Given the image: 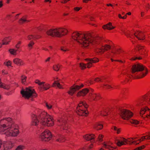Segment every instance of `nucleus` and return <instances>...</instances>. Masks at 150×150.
I'll return each instance as SVG.
<instances>
[{
    "label": "nucleus",
    "mask_w": 150,
    "mask_h": 150,
    "mask_svg": "<svg viewBox=\"0 0 150 150\" xmlns=\"http://www.w3.org/2000/svg\"><path fill=\"white\" fill-rule=\"evenodd\" d=\"M103 28L104 29H107L110 30L114 29L115 27L112 25L111 23H109L103 25Z\"/></svg>",
    "instance_id": "nucleus-25"
},
{
    "label": "nucleus",
    "mask_w": 150,
    "mask_h": 150,
    "mask_svg": "<svg viewBox=\"0 0 150 150\" xmlns=\"http://www.w3.org/2000/svg\"><path fill=\"white\" fill-rule=\"evenodd\" d=\"M88 105L85 102H81L77 107L76 112L79 115L86 116L88 111H86Z\"/></svg>",
    "instance_id": "nucleus-10"
},
{
    "label": "nucleus",
    "mask_w": 150,
    "mask_h": 150,
    "mask_svg": "<svg viewBox=\"0 0 150 150\" xmlns=\"http://www.w3.org/2000/svg\"><path fill=\"white\" fill-rule=\"evenodd\" d=\"M21 93L23 97L27 98L31 96L35 97L36 96L34 90L32 88H26L25 90L23 89Z\"/></svg>",
    "instance_id": "nucleus-14"
},
{
    "label": "nucleus",
    "mask_w": 150,
    "mask_h": 150,
    "mask_svg": "<svg viewBox=\"0 0 150 150\" xmlns=\"http://www.w3.org/2000/svg\"><path fill=\"white\" fill-rule=\"evenodd\" d=\"M146 7L147 8H148V9H149V4H148V6H147Z\"/></svg>",
    "instance_id": "nucleus-63"
},
{
    "label": "nucleus",
    "mask_w": 150,
    "mask_h": 150,
    "mask_svg": "<svg viewBox=\"0 0 150 150\" xmlns=\"http://www.w3.org/2000/svg\"><path fill=\"white\" fill-rule=\"evenodd\" d=\"M35 83L39 85L38 88L41 91L46 90L50 87V85L49 84H45L44 82H41L39 80L35 81Z\"/></svg>",
    "instance_id": "nucleus-17"
},
{
    "label": "nucleus",
    "mask_w": 150,
    "mask_h": 150,
    "mask_svg": "<svg viewBox=\"0 0 150 150\" xmlns=\"http://www.w3.org/2000/svg\"><path fill=\"white\" fill-rule=\"evenodd\" d=\"M120 112L121 117L124 120H129L131 123L134 125H137L139 123V122L137 120L130 119L132 116L133 114L130 111L123 109L120 110Z\"/></svg>",
    "instance_id": "nucleus-9"
},
{
    "label": "nucleus",
    "mask_w": 150,
    "mask_h": 150,
    "mask_svg": "<svg viewBox=\"0 0 150 150\" xmlns=\"http://www.w3.org/2000/svg\"><path fill=\"white\" fill-rule=\"evenodd\" d=\"M2 73L3 74H8V72L6 71H5L4 70H3L2 71Z\"/></svg>",
    "instance_id": "nucleus-45"
},
{
    "label": "nucleus",
    "mask_w": 150,
    "mask_h": 150,
    "mask_svg": "<svg viewBox=\"0 0 150 150\" xmlns=\"http://www.w3.org/2000/svg\"><path fill=\"white\" fill-rule=\"evenodd\" d=\"M23 149V146H19L16 148V150H22Z\"/></svg>",
    "instance_id": "nucleus-42"
},
{
    "label": "nucleus",
    "mask_w": 150,
    "mask_h": 150,
    "mask_svg": "<svg viewBox=\"0 0 150 150\" xmlns=\"http://www.w3.org/2000/svg\"><path fill=\"white\" fill-rule=\"evenodd\" d=\"M13 62L15 64L19 66L23 65L24 64L23 61L18 58H16L14 59Z\"/></svg>",
    "instance_id": "nucleus-19"
},
{
    "label": "nucleus",
    "mask_w": 150,
    "mask_h": 150,
    "mask_svg": "<svg viewBox=\"0 0 150 150\" xmlns=\"http://www.w3.org/2000/svg\"><path fill=\"white\" fill-rule=\"evenodd\" d=\"M20 13H19V14H17L16 16H15V18H16V19H18V17H17L19 16L20 15Z\"/></svg>",
    "instance_id": "nucleus-51"
},
{
    "label": "nucleus",
    "mask_w": 150,
    "mask_h": 150,
    "mask_svg": "<svg viewBox=\"0 0 150 150\" xmlns=\"http://www.w3.org/2000/svg\"><path fill=\"white\" fill-rule=\"evenodd\" d=\"M86 60L87 62V63L86 64L83 63L80 64V67L82 69L86 68V67L89 68L92 66V64L93 63H95L98 62L99 60L98 59L96 58H93L91 59H86Z\"/></svg>",
    "instance_id": "nucleus-15"
},
{
    "label": "nucleus",
    "mask_w": 150,
    "mask_h": 150,
    "mask_svg": "<svg viewBox=\"0 0 150 150\" xmlns=\"http://www.w3.org/2000/svg\"><path fill=\"white\" fill-rule=\"evenodd\" d=\"M107 5L108 6H113V5L111 4H107Z\"/></svg>",
    "instance_id": "nucleus-57"
},
{
    "label": "nucleus",
    "mask_w": 150,
    "mask_h": 150,
    "mask_svg": "<svg viewBox=\"0 0 150 150\" xmlns=\"http://www.w3.org/2000/svg\"><path fill=\"white\" fill-rule=\"evenodd\" d=\"M132 76H134L138 78H141L146 76L148 73L147 69L141 64L133 65L132 68Z\"/></svg>",
    "instance_id": "nucleus-5"
},
{
    "label": "nucleus",
    "mask_w": 150,
    "mask_h": 150,
    "mask_svg": "<svg viewBox=\"0 0 150 150\" xmlns=\"http://www.w3.org/2000/svg\"><path fill=\"white\" fill-rule=\"evenodd\" d=\"M103 137V136L102 135L100 134L99 135L98 137V141L100 142L102 141V138Z\"/></svg>",
    "instance_id": "nucleus-40"
},
{
    "label": "nucleus",
    "mask_w": 150,
    "mask_h": 150,
    "mask_svg": "<svg viewBox=\"0 0 150 150\" xmlns=\"http://www.w3.org/2000/svg\"><path fill=\"white\" fill-rule=\"evenodd\" d=\"M112 129H113L115 131H116L117 134H119L120 132V128H117L115 126H114L112 128Z\"/></svg>",
    "instance_id": "nucleus-36"
},
{
    "label": "nucleus",
    "mask_w": 150,
    "mask_h": 150,
    "mask_svg": "<svg viewBox=\"0 0 150 150\" xmlns=\"http://www.w3.org/2000/svg\"><path fill=\"white\" fill-rule=\"evenodd\" d=\"M61 66L59 64H55L53 66V69L56 71H58L59 70L60 67Z\"/></svg>",
    "instance_id": "nucleus-32"
},
{
    "label": "nucleus",
    "mask_w": 150,
    "mask_h": 150,
    "mask_svg": "<svg viewBox=\"0 0 150 150\" xmlns=\"http://www.w3.org/2000/svg\"><path fill=\"white\" fill-rule=\"evenodd\" d=\"M49 47L50 49H52V47L51 46H49Z\"/></svg>",
    "instance_id": "nucleus-64"
},
{
    "label": "nucleus",
    "mask_w": 150,
    "mask_h": 150,
    "mask_svg": "<svg viewBox=\"0 0 150 150\" xmlns=\"http://www.w3.org/2000/svg\"><path fill=\"white\" fill-rule=\"evenodd\" d=\"M56 139L57 141L59 142H63L64 141V137L61 136L60 134H57L56 136Z\"/></svg>",
    "instance_id": "nucleus-23"
},
{
    "label": "nucleus",
    "mask_w": 150,
    "mask_h": 150,
    "mask_svg": "<svg viewBox=\"0 0 150 150\" xmlns=\"http://www.w3.org/2000/svg\"><path fill=\"white\" fill-rule=\"evenodd\" d=\"M145 147V146L143 145V146H142L141 147H138V148L136 149H135V150H141L144 148Z\"/></svg>",
    "instance_id": "nucleus-44"
},
{
    "label": "nucleus",
    "mask_w": 150,
    "mask_h": 150,
    "mask_svg": "<svg viewBox=\"0 0 150 150\" xmlns=\"http://www.w3.org/2000/svg\"><path fill=\"white\" fill-rule=\"evenodd\" d=\"M118 17L120 18H122V17L120 14H119L118 15Z\"/></svg>",
    "instance_id": "nucleus-58"
},
{
    "label": "nucleus",
    "mask_w": 150,
    "mask_h": 150,
    "mask_svg": "<svg viewBox=\"0 0 150 150\" xmlns=\"http://www.w3.org/2000/svg\"><path fill=\"white\" fill-rule=\"evenodd\" d=\"M18 49H11L8 50L10 54L14 55H16L17 54V52Z\"/></svg>",
    "instance_id": "nucleus-29"
},
{
    "label": "nucleus",
    "mask_w": 150,
    "mask_h": 150,
    "mask_svg": "<svg viewBox=\"0 0 150 150\" xmlns=\"http://www.w3.org/2000/svg\"><path fill=\"white\" fill-rule=\"evenodd\" d=\"M83 84L81 85V86L74 85L71 87L70 91L68 92V93L69 95L72 96L76 91L83 87Z\"/></svg>",
    "instance_id": "nucleus-18"
},
{
    "label": "nucleus",
    "mask_w": 150,
    "mask_h": 150,
    "mask_svg": "<svg viewBox=\"0 0 150 150\" xmlns=\"http://www.w3.org/2000/svg\"><path fill=\"white\" fill-rule=\"evenodd\" d=\"M83 138L86 140H91V142H92L94 140L95 136L92 134H86L83 136Z\"/></svg>",
    "instance_id": "nucleus-20"
},
{
    "label": "nucleus",
    "mask_w": 150,
    "mask_h": 150,
    "mask_svg": "<svg viewBox=\"0 0 150 150\" xmlns=\"http://www.w3.org/2000/svg\"><path fill=\"white\" fill-rule=\"evenodd\" d=\"M91 0H83V1L84 3H87L88 1H90Z\"/></svg>",
    "instance_id": "nucleus-48"
},
{
    "label": "nucleus",
    "mask_w": 150,
    "mask_h": 150,
    "mask_svg": "<svg viewBox=\"0 0 150 150\" xmlns=\"http://www.w3.org/2000/svg\"><path fill=\"white\" fill-rule=\"evenodd\" d=\"M93 147V145L92 144H91V145L89 147V149H91V148H92V147Z\"/></svg>",
    "instance_id": "nucleus-60"
},
{
    "label": "nucleus",
    "mask_w": 150,
    "mask_h": 150,
    "mask_svg": "<svg viewBox=\"0 0 150 150\" xmlns=\"http://www.w3.org/2000/svg\"><path fill=\"white\" fill-rule=\"evenodd\" d=\"M43 29V28H38V30H40V31H41V30H42Z\"/></svg>",
    "instance_id": "nucleus-59"
},
{
    "label": "nucleus",
    "mask_w": 150,
    "mask_h": 150,
    "mask_svg": "<svg viewBox=\"0 0 150 150\" xmlns=\"http://www.w3.org/2000/svg\"><path fill=\"white\" fill-rule=\"evenodd\" d=\"M150 104V92L142 96L137 103V105L140 108V114L143 117H150V110L147 107H142L141 106Z\"/></svg>",
    "instance_id": "nucleus-4"
},
{
    "label": "nucleus",
    "mask_w": 150,
    "mask_h": 150,
    "mask_svg": "<svg viewBox=\"0 0 150 150\" xmlns=\"http://www.w3.org/2000/svg\"><path fill=\"white\" fill-rule=\"evenodd\" d=\"M71 37L73 40H76L83 47H86L91 44L98 45V52L101 54L111 48L109 45H102L101 38L99 37H93L90 33L76 31L72 34Z\"/></svg>",
    "instance_id": "nucleus-1"
},
{
    "label": "nucleus",
    "mask_w": 150,
    "mask_h": 150,
    "mask_svg": "<svg viewBox=\"0 0 150 150\" xmlns=\"http://www.w3.org/2000/svg\"><path fill=\"white\" fill-rule=\"evenodd\" d=\"M42 49L43 50H45V51H48V50L46 48L44 47H42Z\"/></svg>",
    "instance_id": "nucleus-50"
},
{
    "label": "nucleus",
    "mask_w": 150,
    "mask_h": 150,
    "mask_svg": "<svg viewBox=\"0 0 150 150\" xmlns=\"http://www.w3.org/2000/svg\"><path fill=\"white\" fill-rule=\"evenodd\" d=\"M137 59H141V58H137V57L136 58H132V60H135Z\"/></svg>",
    "instance_id": "nucleus-55"
},
{
    "label": "nucleus",
    "mask_w": 150,
    "mask_h": 150,
    "mask_svg": "<svg viewBox=\"0 0 150 150\" xmlns=\"http://www.w3.org/2000/svg\"><path fill=\"white\" fill-rule=\"evenodd\" d=\"M126 14H127L128 15H131V12H128V13H127Z\"/></svg>",
    "instance_id": "nucleus-61"
},
{
    "label": "nucleus",
    "mask_w": 150,
    "mask_h": 150,
    "mask_svg": "<svg viewBox=\"0 0 150 150\" xmlns=\"http://www.w3.org/2000/svg\"><path fill=\"white\" fill-rule=\"evenodd\" d=\"M11 40V38L10 37H6L3 40H2L3 43L1 44L0 43V45H6L8 44Z\"/></svg>",
    "instance_id": "nucleus-24"
},
{
    "label": "nucleus",
    "mask_w": 150,
    "mask_h": 150,
    "mask_svg": "<svg viewBox=\"0 0 150 150\" xmlns=\"http://www.w3.org/2000/svg\"><path fill=\"white\" fill-rule=\"evenodd\" d=\"M21 43V42L20 41H19L18 42L17 44L16 45L15 47L17 49H18L20 47V45Z\"/></svg>",
    "instance_id": "nucleus-41"
},
{
    "label": "nucleus",
    "mask_w": 150,
    "mask_h": 150,
    "mask_svg": "<svg viewBox=\"0 0 150 150\" xmlns=\"http://www.w3.org/2000/svg\"><path fill=\"white\" fill-rule=\"evenodd\" d=\"M67 115L64 116L61 119L58 120V125L61 130L62 129L67 133L70 132V129L67 121Z\"/></svg>",
    "instance_id": "nucleus-13"
},
{
    "label": "nucleus",
    "mask_w": 150,
    "mask_h": 150,
    "mask_svg": "<svg viewBox=\"0 0 150 150\" xmlns=\"http://www.w3.org/2000/svg\"><path fill=\"white\" fill-rule=\"evenodd\" d=\"M27 77L24 76H21V81L22 83L25 84Z\"/></svg>",
    "instance_id": "nucleus-34"
},
{
    "label": "nucleus",
    "mask_w": 150,
    "mask_h": 150,
    "mask_svg": "<svg viewBox=\"0 0 150 150\" xmlns=\"http://www.w3.org/2000/svg\"><path fill=\"white\" fill-rule=\"evenodd\" d=\"M125 90V89H122V92H121V93H122L123 94L124 93Z\"/></svg>",
    "instance_id": "nucleus-53"
},
{
    "label": "nucleus",
    "mask_w": 150,
    "mask_h": 150,
    "mask_svg": "<svg viewBox=\"0 0 150 150\" xmlns=\"http://www.w3.org/2000/svg\"><path fill=\"white\" fill-rule=\"evenodd\" d=\"M93 127L94 128L97 130H99L102 128L103 125L100 122H98L94 124Z\"/></svg>",
    "instance_id": "nucleus-26"
},
{
    "label": "nucleus",
    "mask_w": 150,
    "mask_h": 150,
    "mask_svg": "<svg viewBox=\"0 0 150 150\" xmlns=\"http://www.w3.org/2000/svg\"><path fill=\"white\" fill-rule=\"evenodd\" d=\"M29 22V20H27L25 17H23L19 20L18 23L20 24H22L25 22Z\"/></svg>",
    "instance_id": "nucleus-28"
},
{
    "label": "nucleus",
    "mask_w": 150,
    "mask_h": 150,
    "mask_svg": "<svg viewBox=\"0 0 150 150\" xmlns=\"http://www.w3.org/2000/svg\"><path fill=\"white\" fill-rule=\"evenodd\" d=\"M144 14V12H141V15L142 17H143Z\"/></svg>",
    "instance_id": "nucleus-56"
},
{
    "label": "nucleus",
    "mask_w": 150,
    "mask_h": 150,
    "mask_svg": "<svg viewBox=\"0 0 150 150\" xmlns=\"http://www.w3.org/2000/svg\"><path fill=\"white\" fill-rule=\"evenodd\" d=\"M57 86V87L60 89L62 88L61 85L58 82H57V81H55L54 83L52 84V86L54 87L56 86Z\"/></svg>",
    "instance_id": "nucleus-31"
},
{
    "label": "nucleus",
    "mask_w": 150,
    "mask_h": 150,
    "mask_svg": "<svg viewBox=\"0 0 150 150\" xmlns=\"http://www.w3.org/2000/svg\"><path fill=\"white\" fill-rule=\"evenodd\" d=\"M127 17V16L126 15H125L124 16L122 17V18L123 19H125Z\"/></svg>",
    "instance_id": "nucleus-52"
},
{
    "label": "nucleus",
    "mask_w": 150,
    "mask_h": 150,
    "mask_svg": "<svg viewBox=\"0 0 150 150\" xmlns=\"http://www.w3.org/2000/svg\"><path fill=\"white\" fill-rule=\"evenodd\" d=\"M138 49L139 51H140V53L141 52V50H142V52H144V49L143 48V46L138 45Z\"/></svg>",
    "instance_id": "nucleus-37"
},
{
    "label": "nucleus",
    "mask_w": 150,
    "mask_h": 150,
    "mask_svg": "<svg viewBox=\"0 0 150 150\" xmlns=\"http://www.w3.org/2000/svg\"><path fill=\"white\" fill-rule=\"evenodd\" d=\"M94 81L103 82L104 83L102 85L101 87L103 88L107 89L112 88V87L109 85L110 84V82L106 80L105 78L104 77H102L101 78H96L94 81L90 80L89 81V82L90 84H92Z\"/></svg>",
    "instance_id": "nucleus-11"
},
{
    "label": "nucleus",
    "mask_w": 150,
    "mask_h": 150,
    "mask_svg": "<svg viewBox=\"0 0 150 150\" xmlns=\"http://www.w3.org/2000/svg\"><path fill=\"white\" fill-rule=\"evenodd\" d=\"M3 6V4H2V1H0V8L1 7Z\"/></svg>",
    "instance_id": "nucleus-47"
},
{
    "label": "nucleus",
    "mask_w": 150,
    "mask_h": 150,
    "mask_svg": "<svg viewBox=\"0 0 150 150\" xmlns=\"http://www.w3.org/2000/svg\"><path fill=\"white\" fill-rule=\"evenodd\" d=\"M110 111L108 109L102 111L101 112V114L102 115L106 116L107 115H109L110 113Z\"/></svg>",
    "instance_id": "nucleus-30"
},
{
    "label": "nucleus",
    "mask_w": 150,
    "mask_h": 150,
    "mask_svg": "<svg viewBox=\"0 0 150 150\" xmlns=\"http://www.w3.org/2000/svg\"><path fill=\"white\" fill-rule=\"evenodd\" d=\"M60 49L62 51H64V52H66V51H68L69 50L68 49V48H67L65 47H61Z\"/></svg>",
    "instance_id": "nucleus-38"
},
{
    "label": "nucleus",
    "mask_w": 150,
    "mask_h": 150,
    "mask_svg": "<svg viewBox=\"0 0 150 150\" xmlns=\"http://www.w3.org/2000/svg\"><path fill=\"white\" fill-rule=\"evenodd\" d=\"M67 32V30L64 28H51L47 30L46 31V33L47 35L52 37H60L66 35Z\"/></svg>",
    "instance_id": "nucleus-7"
},
{
    "label": "nucleus",
    "mask_w": 150,
    "mask_h": 150,
    "mask_svg": "<svg viewBox=\"0 0 150 150\" xmlns=\"http://www.w3.org/2000/svg\"><path fill=\"white\" fill-rule=\"evenodd\" d=\"M81 9V7H76L74 8V10L76 11H78Z\"/></svg>",
    "instance_id": "nucleus-43"
},
{
    "label": "nucleus",
    "mask_w": 150,
    "mask_h": 150,
    "mask_svg": "<svg viewBox=\"0 0 150 150\" xmlns=\"http://www.w3.org/2000/svg\"><path fill=\"white\" fill-rule=\"evenodd\" d=\"M45 106L48 109H52V106L50 103H45Z\"/></svg>",
    "instance_id": "nucleus-35"
},
{
    "label": "nucleus",
    "mask_w": 150,
    "mask_h": 150,
    "mask_svg": "<svg viewBox=\"0 0 150 150\" xmlns=\"http://www.w3.org/2000/svg\"><path fill=\"white\" fill-rule=\"evenodd\" d=\"M93 90L91 89L89 90L88 89L86 88L79 91L77 94V96H83L89 92V95L88 97L89 100L90 101L94 100L96 101L100 98V96L98 94L93 93Z\"/></svg>",
    "instance_id": "nucleus-8"
},
{
    "label": "nucleus",
    "mask_w": 150,
    "mask_h": 150,
    "mask_svg": "<svg viewBox=\"0 0 150 150\" xmlns=\"http://www.w3.org/2000/svg\"><path fill=\"white\" fill-rule=\"evenodd\" d=\"M41 37V36L38 34H36L34 35H30L28 36V39L29 40H31L32 39L34 40L38 39Z\"/></svg>",
    "instance_id": "nucleus-22"
},
{
    "label": "nucleus",
    "mask_w": 150,
    "mask_h": 150,
    "mask_svg": "<svg viewBox=\"0 0 150 150\" xmlns=\"http://www.w3.org/2000/svg\"><path fill=\"white\" fill-rule=\"evenodd\" d=\"M122 50L120 49L115 48L111 51L108 52L106 53L105 56L108 58H110V59L112 62L115 61L123 63L124 62L122 60L114 59H118L120 57H123L124 55L122 53Z\"/></svg>",
    "instance_id": "nucleus-6"
},
{
    "label": "nucleus",
    "mask_w": 150,
    "mask_h": 150,
    "mask_svg": "<svg viewBox=\"0 0 150 150\" xmlns=\"http://www.w3.org/2000/svg\"><path fill=\"white\" fill-rule=\"evenodd\" d=\"M34 44V42L33 41H30L28 44V47L29 50L32 49L33 46Z\"/></svg>",
    "instance_id": "nucleus-33"
},
{
    "label": "nucleus",
    "mask_w": 150,
    "mask_h": 150,
    "mask_svg": "<svg viewBox=\"0 0 150 150\" xmlns=\"http://www.w3.org/2000/svg\"><path fill=\"white\" fill-rule=\"evenodd\" d=\"M134 35L139 40H143L144 35L143 33L141 32H137L134 34Z\"/></svg>",
    "instance_id": "nucleus-21"
},
{
    "label": "nucleus",
    "mask_w": 150,
    "mask_h": 150,
    "mask_svg": "<svg viewBox=\"0 0 150 150\" xmlns=\"http://www.w3.org/2000/svg\"><path fill=\"white\" fill-rule=\"evenodd\" d=\"M11 62L10 61H8L7 62H5L4 64L7 66L8 67L11 66Z\"/></svg>",
    "instance_id": "nucleus-39"
},
{
    "label": "nucleus",
    "mask_w": 150,
    "mask_h": 150,
    "mask_svg": "<svg viewBox=\"0 0 150 150\" xmlns=\"http://www.w3.org/2000/svg\"><path fill=\"white\" fill-rule=\"evenodd\" d=\"M126 4H127L128 5H130V4L127 1H126Z\"/></svg>",
    "instance_id": "nucleus-62"
},
{
    "label": "nucleus",
    "mask_w": 150,
    "mask_h": 150,
    "mask_svg": "<svg viewBox=\"0 0 150 150\" xmlns=\"http://www.w3.org/2000/svg\"><path fill=\"white\" fill-rule=\"evenodd\" d=\"M44 1L45 2H49L50 3L52 1L51 0H45Z\"/></svg>",
    "instance_id": "nucleus-49"
},
{
    "label": "nucleus",
    "mask_w": 150,
    "mask_h": 150,
    "mask_svg": "<svg viewBox=\"0 0 150 150\" xmlns=\"http://www.w3.org/2000/svg\"><path fill=\"white\" fill-rule=\"evenodd\" d=\"M137 139L136 137L130 138L128 139H126L124 138L121 137L117 139L116 141L117 145L119 146H120L123 145H125L127 143V142H131V144H139V142H137V141L132 140Z\"/></svg>",
    "instance_id": "nucleus-12"
},
{
    "label": "nucleus",
    "mask_w": 150,
    "mask_h": 150,
    "mask_svg": "<svg viewBox=\"0 0 150 150\" xmlns=\"http://www.w3.org/2000/svg\"><path fill=\"white\" fill-rule=\"evenodd\" d=\"M18 125L13 123L11 119L7 117L0 120V132L4 133L7 136H17L19 133Z\"/></svg>",
    "instance_id": "nucleus-3"
},
{
    "label": "nucleus",
    "mask_w": 150,
    "mask_h": 150,
    "mask_svg": "<svg viewBox=\"0 0 150 150\" xmlns=\"http://www.w3.org/2000/svg\"><path fill=\"white\" fill-rule=\"evenodd\" d=\"M144 139H150V134L146 135L145 136H143L141 138L137 140V142H140L141 141H143Z\"/></svg>",
    "instance_id": "nucleus-27"
},
{
    "label": "nucleus",
    "mask_w": 150,
    "mask_h": 150,
    "mask_svg": "<svg viewBox=\"0 0 150 150\" xmlns=\"http://www.w3.org/2000/svg\"><path fill=\"white\" fill-rule=\"evenodd\" d=\"M4 113L1 112H0V117L3 116L4 115Z\"/></svg>",
    "instance_id": "nucleus-54"
},
{
    "label": "nucleus",
    "mask_w": 150,
    "mask_h": 150,
    "mask_svg": "<svg viewBox=\"0 0 150 150\" xmlns=\"http://www.w3.org/2000/svg\"><path fill=\"white\" fill-rule=\"evenodd\" d=\"M50 59V57H48L47 59H46L45 60V62H47L49 61Z\"/></svg>",
    "instance_id": "nucleus-46"
},
{
    "label": "nucleus",
    "mask_w": 150,
    "mask_h": 150,
    "mask_svg": "<svg viewBox=\"0 0 150 150\" xmlns=\"http://www.w3.org/2000/svg\"><path fill=\"white\" fill-rule=\"evenodd\" d=\"M31 124L37 126L39 122L44 126H52L54 124V121L52 116L40 109H36L31 115Z\"/></svg>",
    "instance_id": "nucleus-2"
},
{
    "label": "nucleus",
    "mask_w": 150,
    "mask_h": 150,
    "mask_svg": "<svg viewBox=\"0 0 150 150\" xmlns=\"http://www.w3.org/2000/svg\"><path fill=\"white\" fill-rule=\"evenodd\" d=\"M51 132L48 130H45L40 135V138L43 141H49L52 138Z\"/></svg>",
    "instance_id": "nucleus-16"
}]
</instances>
